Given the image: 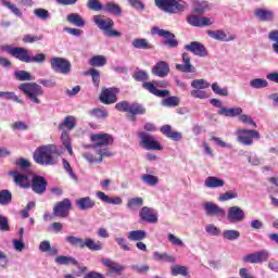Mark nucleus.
Instances as JSON below:
<instances>
[{
  "mask_svg": "<svg viewBox=\"0 0 278 278\" xmlns=\"http://www.w3.org/2000/svg\"><path fill=\"white\" fill-rule=\"evenodd\" d=\"M0 51H4L9 53L15 60L20 62H24V64H42L47 61V54L38 53L31 56V53L27 48L24 47H12L11 45H2L0 46Z\"/></svg>",
  "mask_w": 278,
  "mask_h": 278,
  "instance_id": "f257e3e1",
  "label": "nucleus"
},
{
  "mask_svg": "<svg viewBox=\"0 0 278 278\" xmlns=\"http://www.w3.org/2000/svg\"><path fill=\"white\" fill-rule=\"evenodd\" d=\"M55 155H60V153H58V147H55V144H47L37 148L33 159L36 164H39L40 166H53L55 165V161L53 160V156Z\"/></svg>",
  "mask_w": 278,
  "mask_h": 278,
  "instance_id": "f03ea898",
  "label": "nucleus"
},
{
  "mask_svg": "<svg viewBox=\"0 0 278 278\" xmlns=\"http://www.w3.org/2000/svg\"><path fill=\"white\" fill-rule=\"evenodd\" d=\"M154 5L166 14H181L188 10V2L184 0H154Z\"/></svg>",
  "mask_w": 278,
  "mask_h": 278,
  "instance_id": "7ed1b4c3",
  "label": "nucleus"
},
{
  "mask_svg": "<svg viewBox=\"0 0 278 278\" xmlns=\"http://www.w3.org/2000/svg\"><path fill=\"white\" fill-rule=\"evenodd\" d=\"M115 110H117V112H126L132 122H136V116H142L147 114V108H144V105L138 102L130 104L126 100L117 102L115 104Z\"/></svg>",
  "mask_w": 278,
  "mask_h": 278,
  "instance_id": "20e7f679",
  "label": "nucleus"
},
{
  "mask_svg": "<svg viewBox=\"0 0 278 278\" xmlns=\"http://www.w3.org/2000/svg\"><path fill=\"white\" fill-rule=\"evenodd\" d=\"M93 23L103 31L104 36L108 38H121L123 34L114 29V20L103 18V15H94Z\"/></svg>",
  "mask_w": 278,
  "mask_h": 278,
  "instance_id": "39448f33",
  "label": "nucleus"
},
{
  "mask_svg": "<svg viewBox=\"0 0 278 278\" xmlns=\"http://www.w3.org/2000/svg\"><path fill=\"white\" fill-rule=\"evenodd\" d=\"M21 90L31 103L40 104V98L45 94L42 87L36 83H24L18 86Z\"/></svg>",
  "mask_w": 278,
  "mask_h": 278,
  "instance_id": "423d86ee",
  "label": "nucleus"
},
{
  "mask_svg": "<svg viewBox=\"0 0 278 278\" xmlns=\"http://www.w3.org/2000/svg\"><path fill=\"white\" fill-rule=\"evenodd\" d=\"M151 34L152 36H160V38H164L163 45L168 49H177V47H179V40H177L175 34L170 33V30L154 26L151 28Z\"/></svg>",
  "mask_w": 278,
  "mask_h": 278,
  "instance_id": "0eeeda50",
  "label": "nucleus"
},
{
  "mask_svg": "<svg viewBox=\"0 0 278 278\" xmlns=\"http://www.w3.org/2000/svg\"><path fill=\"white\" fill-rule=\"evenodd\" d=\"M138 138L140 140L139 144L143 149H147V151H162L164 148L162 144H160V141H157L151 134L146 131H139Z\"/></svg>",
  "mask_w": 278,
  "mask_h": 278,
  "instance_id": "6e6552de",
  "label": "nucleus"
},
{
  "mask_svg": "<svg viewBox=\"0 0 278 278\" xmlns=\"http://www.w3.org/2000/svg\"><path fill=\"white\" fill-rule=\"evenodd\" d=\"M236 135L238 142L245 147H251V144H253V140H260V138H262L260 131L255 129L239 128L237 129Z\"/></svg>",
  "mask_w": 278,
  "mask_h": 278,
  "instance_id": "1a4fd4ad",
  "label": "nucleus"
},
{
  "mask_svg": "<svg viewBox=\"0 0 278 278\" xmlns=\"http://www.w3.org/2000/svg\"><path fill=\"white\" fill-rule=\"evenodd\" d=\"M50 66L54 73H61L62 75H68L72 68L71 61L60 56L52 58Z\"/></svg>",
  "mask_w": 278,
  "mask_h": 278,
  "instance_id": "9d476101",
  "label": "nucleus"
},
{
  "mask_svg": "<svg viewBox=\"0 0 278 278\" xmlns=\"http://www.w3.org/2000/svg\"><path fill=\"white\" fill-rule=\"evenodd\" d=\"M72 207L73 203L71 202V200L68 198H65L54 205L52 214L56 218H68V214H71Z\"/></svg>",
  "mask_w": 278,
  "mask_h": 278,
  "instance_id": "9b49d317",
  "label": "nucleus"
},
{
  "mask_svg": "<svg viewBox=\"0 0 278 278\" xmlns=\"http://www.w3.org/2000/svg\"><path fill=\"white\" fill-rule=\"evenodd\" d=\"M118 92H121V89L116 87L102 89L99 96L100 103H103V105H113V103L118 101Z\"/></svg>",
  "mask_w": 278,
  "mask_h": 278,
  "instance_id": "f8f14e48",
  "label": "nucleus"
},
{
  "mask_svg": "<svg viewBox=\"0 0 278 278\" xmlns=\"http://www.w3.org/2000/svg\"><path fill=\"white\" fill-rule=\"evenodd\" d=\"M245 264H262L264 262H268V252L260 251L255 253H250L242 257Z\"/></svg>",
  "mask_w": 278,
  "mask_h": 278,
  "instance_id": "ddd939ff",
  "label": "nucleus"
},
{
  "mask_svg": "<svg viewBox=\"0 0 278 278\" xmlns=\"http://www.w3.org/2000/svg\"><path fill=\"white\" fill-rule=\"evenodd\" d=\"M91 141L94 142L93 149L109 147V144H114V137L110 134H96L91 135Z\"/></svg>",
  "mask_w": 278,
  "mask_h": 278,
  "instance_id": "4468645a",
  "label": "nucleus"
},
{
  "mask_svg": "<svg viewBox=\"0 0 278 278\" xmlns=\"http://www.w3.org/2000/svg\"><path fill=\"white\" fill-rule=\"evenodd\" d=\"M31 190L36 194H45L47 192V179L42 176H34L31 179Z\"/></svg>",
  "mask_w": 278,
  "mask_h": 278,
  "instance_id": "2eb2a0df",
  "label": "nucleus"
},
{
  "mask_svg": "<svg viewBox=\"0 0 278 278\" xmlns=\"http://www.w3.org/2000/svg\"><path fill=\"white\" fill-rule=\"evenodd\" d=\"M186 51H190L193 55H198L199 58L207 56V49L203 43L199 41H191L189 45L185 46Z\"/></svg>",
  "mask_w": 278,
  "mask_h": 278,
  "instance_id": "dca6fc26",
  "label": "nucleus"
},
{
  "mask_svg": "<svg viewBox=\"0 0 278 278\" xmlns=\"http://www.w3.org/2000/svg\"><path fill=\"white\" fill-rule=\"evenodd\" d=\"M141 220L155 225L157 223V212L149 206H143L139 212Z\"/></svg>",
  "mask_w": 278,
  "mask_h": 278,
  "instance_id": "f3484780",
  "label": "nucleus"
},
{
  "mask_svg": "<svg viewBox=\"0 0 278 278\" xmlns=\"http://www.w3.org/2000/svg\"><path fill=\"white\" fill-rule=\"evenodd\" d=\"M187 23L192 27H207L214 25V22L210 17H199L194 14H191L187 17Z\"/></svg>",
  "mask_w": 278,
  "mask_h": 278,
  "instance_id": "a211bd4d",
  "label": "nucleus"
},
{
  "mask_svg": "<svg viewBox=\"0 0 278 278\" xmlns=\"http://www.w3.org/2000/svg\"><path fill=\"white\" fill-rule=\"evenodd\" d=\"M9 175L13 177L15 185L20 188L28 189L31 188V181L25 174H18V172H10Z\"/></svg>",
  "mask_w": 278,
  "mask_h": 278,
  "instance_id": "6ab92c4d",
  "label": "nucleus"
},
{
  "mask_svg": "<svg viewBox=\"0 0 278 278\" xmlns=\"http://www.w3.org/2000/svg\"><path fill=\"white\" fill-rule=\"evenodd\" d=\"M181 56L182 64H176V71H179L180 73H194L197 68H194L190 62V54L184 52Z\"/></svg>",
  "mask_w": 278,
  "mask_h": 278,
  "instance_id": "aec40b11",
  "label": "nucleus"
},
{
  "mask_svg": "<svg viewBox=\"0 0 278 278\" xmlns=\"http://www.w3.org/2000/svg\"><path fill=\"white\" fill-rule=\"evenodd\" d=\"M170 73V66L166 61H160L152 67V75L156 77H167Z\"/></svg>",
  "mask_w": 278,
  "mask_h": 278,
  "instance_id": "412c9836",
  "label": "nucleus"
},
{
  "mask_svg": "<svg viewBox=\"0 0 278 278\" xmlns=\"http://www.w3.org/2000/svg\"><path fill=\"white\" fill-rule=\"evenodd\" d=\"M228 220L230 223H242L244 220V211L240 206H230L228 210Z\"/></svg>",
  "mask_w": 278,
  "mask_h": 278,
  "instance_id": "4be33fe9",
  "label": "nucleus"
},
{
  "mask_svg": "<svg viewBox=\"0 0 278 278\" xmlns=\"http://www.w3.org/2000/svg\"><path fill=\"white\" fill-rule=\"evenodd\" d=\"M207 36L213 38V40H219L220 42H231V40H236L235 35L227 36V33L224 30H207Z\"/></svg>",
  "mask_w": 278,
  "mask_h": 278,
  "instance_id": "5701e85b",
  "label": "nucleus"
},
{
  "mask_svg": "<svg viewBox=\"0 0 278 278\" xmlns=\"http://www.w3.org/2000/svg\"><path fill=\"white\" fill-rule=\"evenodd\" d=\"M142 88L144 90H148V92H151V94H154V97H160V98H164V97H168L170 96V91L169 90H160L156 89L155 84L151 83V81H144L142 84Z\"/></svg>",
  "mask_w": 278,
  "mask_h": 278,
  "instance_id": "b1692460",
  "label": "nucleus"
},
{
  "mask_svg": "<svg viewBox=\"0 0 278 278\" xmlns=\"http://www.w3.org/2000/svg\"><path fill=\"white\" fill-rule=\"evenodd\" d=\"M75 127H77V117L67 115L64 117L63 122L59 124L58 129L60 131H64V129H67V131H73Z\"/></svg>",
  "mask_w": 278,
  "mask_h": 278,
  "instance_id": "393cba45",
  "label": "nucleus"
},
{
  "mask_svg": "<svg viewBox=\"0 0 278 278\" xmlns=\"http://www.w3.org/2000/svg\"><path fill=\"white\" fill-rule=\"evenodd\" d=\"M161 134H163V136H166V138H169V140H175L176 142L184 138V135L179 131H174L170 125L162 126Z\"/></svg>",
  "mask_w": 278,
  "mask_h": 278,
  "instance_id": "a878e982",
  "label": "nucleus"
},
{
  "mask_svg": "<svg viewBox=\"0 0 278 278\" xmlns=\"http://www.w3.org/2000/svg\"><path fill=\"white\" fill-rule=\"evenodd\" d=\"M94 205H97V202L90 197L79 198L76 200V206L83 212H86V210H92Z\"/></svg>",
  "mask_w": 278,
  "mask_h": 278,
  "instance_id": "bb28decb",
  "label": "nucleus"
},
{
  "mask_svg": "<svg viewBox=\"0 0 278 278\" xmlns=\"http://www.w3.org/2000/svg\"><path fill=\"white\" fill-rule=\"evenodd\" d=\"M204 210H205L207 216H222L223 217L226 214L225 211L220 206H218L212 202H206L204 204Z\"/></svg>",
  "mask_w": 278,
  "mask_h": 278,
  "instance_id": "cd10ccee",
  "label": "nucleus"
},
{
  "mask_svg": "<svg viewBox=\"0 0 278 278\" xmlns=\"http://www.w3.org/2000/svg\"><path fill=\"white\" fill-rule=\"evenodd\" d=\"M101 264H103L105 268H110L111 273H116V275H121V273L125 270V266L112 261L111 258H102Z\"/></svg>",
  "mask_w": 278,
  "mask_h": 278,
  "instance_id": "c85d7f7f",
  "label": "nucleus"
},
{
  "mask_svg": "<svg viewBox=\"0 0 278 278\" xmlns=\"http://www.w3.org/2000/svg\"><path fill=\"white\" fill-rule=\"evenodd\" d=\"M254 15L263 23H268L275 18V13L268 9H256Z\"/></svg>",
  "mask_w": 278,
  "mask_h": 278,
  "instance_id": "c756f323",
  "label": "nucleus"
},
{
  "mask_svg": "<svg viewBox=\"0 0 278 278\" xmlns=\"http://www.w3.org/2000/svg\"><path fill=\"white\" fill-rule=\"evenodd\" d=\"M132 47L135 49H142L143 51H149L154 49L153 43L149 42L146 38H136L132 40Z\"/></svg>",
  "mask_w": 278,
  "mask_h": 278,
  "instance_id": "7c9ffc66",
  "label": "nucleus"
},
{
  "mask_svg": "<svg viewBox=\"0 0 278 278\" xmlns=\"http://www.w3.org/2000/svg\"><path fill=\"white\" fill-rule=\"evenodd\" d=\"M97 197L102 201L103 203H109L110 205H121L123 203V199L119 197L110 198L105 192L98 191Z\"/></svg>",
  "mask_w": 278,
  "mask_h": 278,
  "instance_id": "2f4dec72",
  "label": "nucleus"
},
{
  "mask_svg": "<svg viewBox=\"0 0 278 278\" xmlns=\"http://www.w3.org/2000/svg\"><path fill=\"white\" fill-rule=\"evenodd\" d=\"M104 12L112 14L113 16H121L123 14V9L115 2H106L103 8Z\"/></svg>",
  "mask_w": 278,
  "mask_h": 278,
  "instance_id": "473e14b6",
  "label": "nucleus"
},
{
  "mask_svg": "<svg viewBox=\"0 0 278 278\" xmlns=\"http://www.w3.org/2000/svg\"><path fill=\"white\" fill-rule=\"evenodd\" d=\"M204 186L206 188H223V186H225V180L216 177V176H210L205 179L204 181Z\"/></svg>",
  "mask_w": 278,
  "mask_h": 278,
  "instance_id": "72a5a7b5",
  "label": "nucleus"
},
{
  "mask_svg": "<svg viewBox=\"0 0 278 278\" xmlns=\"http://www.w3.org/2000/svg\"><path fill=\"white\" fill-rule=\"evenodd\" d=\"M67 23L75 25V27H86V21L79 15V13H71L67 15Z\"/></svg>",
  "mask_w": 278,
  "mask_h": 278,
  "instance_id": "f704fd0d",
  "label": "nucleus"
},
{
  "mask_svg": "<svg viewBox=\"0 0 278 278\" xmlns=\"http://www.w3.org/2000/svg\"><path fill=\"white\" fill-rule=\"evenodd\" d=\"M217 114H219V116H227L230 118H233V116H240V114H242V108H231V109H227V108H222Z\"/></svg>",
  "mask_w": 278,
  "mask_h": 278,
  "instance_id": "c9c22d12",
  "label": "nucleus"
},
{
  "mask_svg": "<svg viewBox=\"0 0 278 278\" xmlns=\"http://www.w3.org/2000/svg\"><path fill=\"white\" fill-rule=\"evenodd\" d=\"M54 262L59 264V266H68L70 264H72L73 266L79 265V262H77L75 257L64 255L56 256Z\"/></svg>",
  "mask_w": 278,
  "mask_h": 278,
  "instance_id": "e433bc0d",
  "label": "nucleus"
},
{
  "mask_svg": "<svg viewBox=\"0 0 278 278\" xmlns=\"http://www.w3.org/2000/svg\"><path fill=\"white\" fill-rule=\"evenodd\" d=\"M65 240L68 242V244H71V247H75V249H85L86 239L75 236H67Z\"/></svg>",
  "mask_w": 278,
  "mask_h": 278,
  "instance_id": "4c0bfd02",
  "label": "nucleus"
},
{
  "mask_svg": "<svg viewBox=\"0 0 278 278\" xmlns=\"http://www.w3.org/2000/svg\"><path fill=\"white\" fill-rule=\"evenodd\" d=\"M85 249H89V251H103V243L91 238H85Z\"/></svg>",
  "mask_w": 278,
  "mask_h": 278,
  "instance_id": "58836bf2",
  "label": "nucleus"
},
{
  "mask_svg": "<svg viewBox=\"0 0 278 278\" xmlns=\"http://www.w3.org/2000/svg\"><path fill=\"white\" fill-rule=\"evenodd\" d=\"M90 66L101 68L108 64V58L105 55H94L89 60Z\"/></svg>",
  "mask_w": 278,
  "mask_h": 278,
  "instance_id": "ea45409f",
  "label": "nucleus"
},
{
  "mask_svg": "<svg viewBox=\"0 0 278 278\" xmlns=\"http://www.w3.org/2000/svg\"><path fill=\"white\" fill-rule=\"evenodd\" d=\"M147 238V231L144 230H131L128 232V240L130 242H141Z\"/></svg>",
  "mask_w": 278,
  "mask_h": 278,
  "instance_id": "a19ab883",
  "label": "nucleus"
},
{
  "mask_svg": "<svg viewBox=\"0 0 278 278\" xmlns=\"http://www.w3.org/2000/svg\"><path fill=\"white\" fill-rule=\"evenodd\" d=\"M181 100L177 96H172L162 100L161 104L164 108H177Z\"/></svg>",
  "mask_w": 278,
  "mask_h": 278,
  "instance_id": "79ce46f5",
  "label": "nucleus"
},
{
  "mask_svg": "<svg viewBox=\"0 0 278 278\" xmlns=\"http://www.w3.org/2000/svg\"><path fill=\"white\" fill-rule=\"evenodd\" d=\"M90 116L98 119H104L110 116V113L105 110V108H96L90 111Z\"/></svg>",
  "mask_w": 278,
  "mask_h": 278,
  "instance_id": "37998d69",
  "label": "nucleus"
},
{
  "mask_svg": "<svg viewBox=\"0 0 278 278\" xmlns=\"http://www.w3.org/2000/svg\"><path fill=\"white\" fill-rule=\"evenodd\" d=\"M12 203V192L8 189L0 190V205H10Z\"/></svg>",
  "mask_w": 278,
  "mask_h": 278,
  "instance_id": "c03bdc74",
  "label": "nucleus"
},
{
  "mask_svg": "<svg viewBox=\"0 0 278 278\" xmlns=\"http://www.w3.org/2000/svg\"><path fill=\"white\" fill-rule=\"evenodd\" d=\"M251 88L260 90L262 88H268V80L264 78H254L250 81Z\"/></svg>",
  "mask_w": 278,
  "mask_h": 278,
  "instance_id": "a18cd8bd",
  "label": "nucleus"
},
{
  "mask_svg": "<svg viewBox=\"0 0 278 278\" xmlns=\"http://www.w3.org/2000/svg\"><path fill=\"white\" fill-rule=\"evenodd\" d=\"M141 181H143V184H147L148 186L154 187L157 186V184L160 182V178L151 174H144L141 176Z\"/></svg>",
  "mask_w": 278,
  "mask_h": 278,
  "instance_id": "49530a36",
  "label": "nucleus"
},
{
  "mask_svg": "<svg viewBox=\"0 0 278 278\" xmlns=\"http://www.w3.org/2000/svg\"><path fill=\"white\" fill-rule=\"evenodd\" d=\"M90 77L92 79V84L94 86V88H99L100 84H101V72H99V70L91 67L90 68Z\"/></svg>",
  "mask_w": 278,
  "mask_h": 278,
  "instance_id": "de8ad7c7",
  "label": "nucleus"
},
{
  "mask_svg": "<svg viewBox=\"0 0 278 278\" xmlns=\"http://www.w3.org/2000/svg\"><path fill=\"white\" fill-rule=\"evenodd\" d=\"M153 257L159 262L165 261V262H168L169 264L175 263V257L172 255H168V253L154 252Z\"/></svg>",
  "mask_w": 278,
  "mask_h": 278,
  "instance_id": "09e8293b",
  "label": "nucleus"
},
{
  "mask_svg": "<svg viewBox=\"0 0 278 278\" xmlns=\"http://www.w3.org/2000/svg\"><path fill=\"white\" fill-rule=\"evenodd\" d=\"M191 87L195 90H205L210 88V83L205 79H194L191 81Z\"/></svg>",
  "mask_w": 278,
  "mask_h": 278,
  "instance_id": "8fccbe9b",
  "label": "nucleus"
},
{
  "mask_svg": "<svg viewBox=\"0 0 278 278\" xmlns=\"http://www.w3.org/2000/svg\"><path fill=\"white\" fill-rule=\"evenodd\" d=\"M2 5H4V8H8V10H10L15 16H18L20 18L23 16V12L21 11V9H18V7H16V4L10 1H3Z\"/></svg>",
  "mask_w": 278,
  "mask_h": 278,
  "instance_id": "3c124183",
  "label": "nucleus"
},
{
  "mask_svg": "<svg viewBox=\"0 0 278 278\" xmlns=\"http://www.w3.org/2000/svg\"><path fill=\"white\" fill-rule=\"evenodd\" d=\"M222 238H224V240H238V238H240V231L238 230H224L222 233Z\"/></svg>",
  "mask_w": 278,
  "mask_h": 278,
  "instance_id": "603ef678",
  "label": "nucleus"
},
{
  "mask_svg": "<svg viewBox=\"0 0 278 278\" xmlns=\"http://www.w3.org/2000/svg\"><path fill=\"white\" fill-rule=\"evenodd\" d=\"M144 200L142 198H132L127 202L128 210H136V207H142Z\"/></svg>",
  "mask_w": 278,
  "mask_h": 278,
  "instance_id": "864d4df0",
  "label": "nucleus"
},
{
  "mask_svg": "<svg viewBox=\"0 0 278 278\" xmlns=\"http://www.w3.org/2000/svg\"><path fill=\"white\" fill-rule=\"evenodd\" d=\"M132 79H135V81H147L149 79V74L147 71L137 70L132 75Z\"/></svg>",
  "mask_w": 278,
  "mask_h": 278,
  "instance_id": "5fc2aeb1",
  "label": "nucleus"
},
{
  "mask_svg": "<svg viewBox=\"0 0 278 278\" xmlns=\"http://www.w3.org/2000/svg\"><path fill=\"white\" fill-rule=\"evenodd\" d=\"M87 8L93 12H101L104 7L99 0H89L87 2Z\"/></svg>",
  "mask_w": 278,
  "mask_h": 278,
  "instance_id": "6e6d98bb",
  "label": "nucleus"
},
{
  "mask_svg": "<svg viewBox=\"0 0 278 278\" xmlns=\"http://www.w3.org/2000/svg\"><path fill=\"white\" fill-rule=\"evenodd\" d=\"M190 94L193 99H210V94L205 89H193Z\"/></svg>",
  "mask_w": 278,
  "mask_h": 278,
  "instance_id": "4d7b16f0",
  "label": "nucleus"
},
{
  "mask_svg": "<svg viewBox=\"0 0 278 278\" xmlns=\"http://www.w3.org/2000/svg\"><path fill=\"white\" fill-rule=\"evenodd\" d=\"M23 42L24 45H34V42H38L40 40H42V36L41 35H24L23 37Z\"/></svg>",
  "mask_w": 278,
  "mask_h": 278,
  "instance_id": "13d9d810",
  "label": "nucleus"
},
{
  "mask_svg": "<svg viewBox=\"0 0 278 278\" xmlns=\"http://www.w3.org/2000/svg\"><path fill=\"white\" fill-rule=\"evenodd\" d=\"M206 10H207V2H199V1L193 2V12H195V14H204Z\"/></svg>",
  "mask_w": 278,
  "mask_h": 278,
  "instance_id": "bf43d9fd",
  "label": "nucleus"
},
{
  "mask_svg": "<svg viewBox=\"0 0 278 278\" xmlns=\"http://www.w3.org/2000/svg\"><path fill=\"white\" fill-rule=\"evenodd\" d=\"M15 78L18 81H31V74H29V72L26 71H16Z\"/></svg>",
  "mask_w": 278,
  "mask_h": 278,
  "instance_id": "052dcab7",
  "label": "nucleus"
},
{
  "mask_svg": "<svg viewBox=\"0 0 278 278\" xmlns=\"http://www.w3.org/2000/svg\"><path fill=\"white\" fill-rule=\"evenodd\" d=\"M2 98L9 101H15V103H23V100L14 91H2Z\"/></svg>",
  "mask_w": 278,
  "mask_h": 278,
  "instance_id": "680f3d73",
  "label": "nucleus"
},
{
  "mask_svg": "<svg viewBox=\"0 0 278 278\" xmlns=\"http://www.w3.org/2000/svg\"><path fill=\"white\" fill-rule=\"evenodd\" d=\"M172 275L174 277H177V275H182V277H188V267L177 265L172 268Z\"/></svg>",
  "mask_w": 278,
  "mask_h": 278,
  "instance_id": "e2e57ef3",
  "label": "nucleus"
},
{
  "mask_svg": "<svg viewBox=\"0 0 278 278\" xmlns=\"http://www.w3.org/2000/svg\"><path fill=\"white\" fill-rule=\"evenodd\" d=\"M212 90H213V92H215V94H218L219 97H228L229 96V91L227 90V88H220V86H218V83H214L212 85Z\"/></svg>",
  "mask_w": 278,
  "mask_h": 278,
  "instance_id": "0e129e2a",
  "label": "nucleus"
},
{
  "mask_svg": "<svg viewBox=\"0 0 278 278\" xmlns=\"http://www.w3.org/2000/svg\"><path fill=\"white\" fill-rule=\"evenodd\" d=\"M130 268L134 273H138L139 275H147V273L151 270L149 265H131Z\"/></svg>",
  "mask_w": 278,
  "mask_h": 278,
  "instance_id": "69168bd1",
  "label": "nucleus"
},
{
  "mask_svg": "<svg viewBox=\"0 0 278 278\" xmlns=\"http://www.w3.org/2000/svg\"><path fill=\"white\" fill-rule=\"evenodd\" d=\"M34 14L37 16V18H41V21H47V18L50 16L49 11L42 8L35 9Z\"/></svg>",
  "mask_w": 278,
  "mask_h": 278,
  "instance_id": "338daca9",
  "label": "nucleus"
},
{
  "mask_svg": "<svg viewBox=\"0 0 278 278\" xmlns=\"http://www.w3.org/2000/svg\"><path fill=\"white\" fill-rule=\"evenodd\" d=\"M230 199H238V192L227 191L218 197V201H230Z\"/></svg>",
  "mask_w": 278,
  "mask_h": 278,
  "instance_id": "774afa93",
  "label": "nucleus"
}]
</instances>
